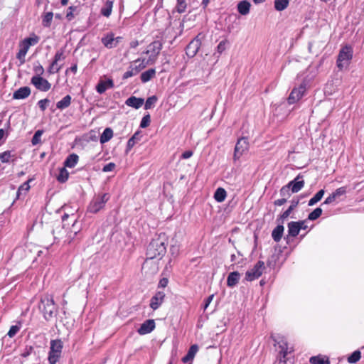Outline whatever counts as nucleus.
<instances>
[{
  "mask_svg": "<svg viewBox=\"0 0 364 364\" xmlns=\"http://www.w3.org/2000/svg\"><path fill=\"white\" fill-rule=\"evenodd\" d=\"M114 34L108 33L106 36L102 38V43L107 48H113L116 47V43H114Z\"/></svg>",
  "mask_w": 364,
  "mask_h": 364,
  "instance_id": "24",
  "label": "nucleus"
},
{
  "mask_svg": "<svg viewBox=\"0 0 364 364\" xmlns=\"http://www.w3.org/2000/svg\"><path fill=\"white\" fill-rule=\"evenodd\" d=\"M71 103V97L68 95L65 96L61 100L58 101L56 104V107L59 109H64L68 107Z\"/></svg>",
  "mask_w": 364,
  "mask_h": 364,
  "instance_id": "33",
  "label": "nucleus"
},
{
  "mask_svg": "<svg viewBox=\"0 0 364 364\" xmlns=\"http://www.w3.org/2000/svg\"><path fill=\"white\" fill-rule=\"evenodd\" d=\"M31 95V89L29 87H21L16 90L13 94V98L15 100L26 99Z\"/></svg>",
  "mask_w": 364,
  "mask_h": 364,
  "instance_id": "18",
  "label": "nucleus"
},
{
  "mask_svg": "<svg viewBox=\"0 0 364 364\" xmlns=\"http://www.w3.org/2000/svg\"><path fill=\"white\" fill-rule=\"evenodd\" d=\"M300 227L298 222L291 221L288 223V234L291 237H296L299 235Z\"/></svg>",
  "mask_w": 364,
  "mask_h": 364,
  "instance_id": "23",
  "label": "nucleus"
},
{
  "mask_svg": "<svg viewBox=\"0 0 364 364\" xmlns=\"http://www.w3.org/2000/svg\"><path fill=\"white\" fill-rule=\"evenodd\" d=\"M110 196L109 193H102L95 196L90 201L87 211L91 213H97L100 210L104 208L106 203L109 200Z\"/></svg>",
  "mask_w": 364,
  "mask_h": 364,
  "instance_id": "4",
  "label": "nucleus"
},
{
  "mask_svg": "<svg viewBox=\"0 0 364 364\" xmlns=\"http://www.w3.org/2000/svg\"><path fill=\"white\" fill-rule=\"evenodd\" d=\"M20 328H21L20 326H18V325L11 326L9 332L7 333V336H9L10 338H13L19 331Z\"/></svg>",
  "mask_w": 364,
  "mask_h": 364,
  "instance_id": "52",
  "label": "nucleus"
},
{
  "mask_svg": "<svg viewBox=\"0 0 364 364\" xmlns=\"http://www.w3.org/2000/svg\"><path fill=\"white\" fill-rule=\"evenodd\" d=\"M31 181V179L28 180L25 183H23L18 189L17 191V197L19 198L20 194L22 191H24L25 193L28 191L30 189L29 182Z\"/></svg>",
  "mask_w": 364,
  "mask_h": 364,
  "instance_id": "45",
  "label": "nucleus"
},
{
  "mask_svg": "<svg viewBox=\"0 0 364 364\" xmlns=\"http://www.w3.org/2000/svg\"><path fill=\"white\" fill-rule=\"evenodd\" d=\"M11 157V151H6L0 154V160L2 163H9Z\"/></svg>",
  "mask_w": 364,
  "mask_h": 364,
  "instance_id": "49",
  "label": "nucleus"
},
{
  "mask_svg": "<svg viewBox=\"0 0 364 364\" xmlns=\"http://www.w3.org/2000/svg\"><path fill=\"white\" fill-rule=\"evenodd\" d=\"M43 130H37L32 137L31 143L33 145H36L41 142V136L43 134Z\"/></svg>",
  "mask_w": 364,
  "mask_h": 364,
  "instance_id": "44",
  "label": "nucleus"
},
{
  "mask_svg": "<svg viewBox=\"0 0 364 364\" xmlns=\"http://www.w3.org/2000/svg\"><path fill=\"white\" fill-rule=\"evenodd\" d=\"M186 6V0H177L176 9L178 13L182 14L185 12Z\"/></svg>",
  "mask_w": 364,
  "mask_h": 364,
  "instance_id": "42",
  "label": "nucleus"
},
{
  "mask_svg": "<svg viewBox=\"0 0 364 364\" xmlns=\"http://www.w3.org/2000/svg\"><path fill=\"white\" fill-rule=\"evenodd\" d=\"M77 6H71L68 9L66 18L68 21H71L74 18V11H76Z\"/></svg>",
  "mask_w": 364,
  "mask_h": 364,
  "instance_id": "54",
  "label": "nucleus"
},
{
  "mask_svg": "<svg viewBox=\"0 0 364 364\" xmlns=\"http://www.w3.org/2000/svg\"><path fill=\"white\" fill-rule=\"evenodd\" d=\"M115 166H116V165L114 163L110 162L103 166L102 171H104V172L112 171L114 169Z\"/></svg>",
  "mask_w": 364,
  "mask_h": 364,
  "instance_id": "58",
  "label": "nucleus"
},
{
  "mask_svg": "<svg viewBox=\"0 0 364 364\" xmlns=\"http://www.w3.org/2000/svg\"><path fill=\"white\" fill-rule=\"evenodd\" d=\"M31 82L36 87L37 90L43 92L49 90L51 87L50 83L41 76H33L31 80Z\"/></svg>",
  "mask_w": 364,
  "mask_h": 364,
  "instance_id": "12",
  "label": "nucleus"
},
{
  "mask_svg": "<svg viewBox=\"0 0 364 364\" xmlns=\"http://www.w3.org/2000/svg\"><path fill=\"white\" fill-rule=\"evenodd\" d=\"M78 156L75 154H70L64 161V167L73 168L78 161Z\"/></svg>",
  "mask_w": 364,
  "mask_h": 364,
  "instance_id": "30",
  "label": "nucleus"
},
{
  "mask_svg": "<svg viewBox=\"0 0 364 364\" xmlns=\"http://www.w3.org/2000/svg\"><path fill=\"white\" fill-rule=\"evenodd\" d=\"M155 328V322L153 319L145 321L137 330L140 335H145L151 333Z\"/></svg>",
  "mask_w": 364,
  "mask_h": 364,
  "instance_id": "16",
  "label": "nucleus"
},
{
  "mask_svg": "<svg viewBox=\"0 0 364 364\" xmlns=\"http://www.w3.org/2000/svg\"><path fill=\"white\" fill-rule=\"evenodd\" d=\"M156 75V70L150 68L141 74L140 78L142 82L145 83L151 80Z\"/></svg>",
  "mask_w": 364,
  "mask_h": 364,
  "instance_id": "31",
  "label": "nucleus"
},
{
  "mask_svg": "<svg viewBox=\"0 0 364 364\" xmlns=\"http://www.w3.org/2000/svg\"><path fill=\"white\" fill-rule=\"evenodd\" d=\"M193 153L192 151H190V150L186 151L182 154L181 158L183 159H189L190 157H191L193 156Z\"/></svg>",
  "mask_w": 364,
  "mask_h": 364,
  "instance_id": "64",
  "label": "nucleus"
},
{
  "mask_svg": "<svg viewBox=\"0 0 364 364\" xmlns=\"http://www.w3.org/2000/svg\"><path fill=\"white\" fill-rule=\"evenodd\" d=\"M325 193V191L323 189H321L320 191H318L315 195L314 197H312L309 200V203H308V205L309 206H313L314 205H315L316 203H318V201H320L321 200V198H323V195Z\"/></svg>",
  "mask_w": 364,
  "mask_h": 364,
  "instance_id": "35",
  "label": "nucleus"
},
{
  "mask_svg": "<svg viewBox=\"0 0 364 364\" xmlns=\"http://www.w3.org/2000/svg\"><path fill=\"white\" fill-rule=\"evenodd\" d=\"M200 35V34H198L195 37L186 48V53L190 58L194 57L200 49L201 46Z\"/></svg>",
  "mask_w": 364,
  "mask_h": 364,
  "instance_id": "11",
  "label": "nucleus"
},
{
  "mask_svg": "<svg viewBox=\"0 0 364 364\" xmlns=\"http://www.w3.org/2000/svg\"><path fill=\"white\" fill-rule=\"evenodd\" d=\"M142 138V134L141 131H136L133 136L128 140L127 148H126V153H128L137 143Z\"/></svg>",
  "mask_w": 364,
  "mask_h": 364,
  "instance_id": "19",
  "label": "nucleus"
},
{
  "mask_svg": "<svg viewBox=\"0 0 364 364\" xmlns=\"http://www.w3.org/2000/svg\"><path fill=\"white\" fill-rule=\"evenodd\" d=\"M166 296L163 291H158L151 299L150 307L153 310H156L162 304Z\"/></svg>",
  "mask_w": 364,
  "mask_h": 364,
  "instance_id": "15",
  "label": "nucleus"
},
{
  "mask_svg": "<svg viewBox=\"0 0 364 364\" xmlns=\"http://www.w3.org/2000/svg\"><path fill=\"white\" fill-rule=\"evenodd\" d=\"M213 297H214V294H211L205 299V304L203 306L204 311H205L207 309L208 306L210 305V304L213 301Z\"/></svg>",
  "mask_w": 364,
  "mask_h": 364,
  "instance_id": "62",
  "label": "nucleus"
},
{
  "mask_svg": "<svg viewBox=\"0 0 364 364\" xmlns=\"http://www.w3.org/2000/svg\"><path fill=\"white\" fill-rule=\"evenodd\" d=\"M336 200V197H335V195L332 193L331 194H330L326 198V200H324V202L322 203V205L323 204H326V205H328V204H331L333 202H334L335 200Z\"/></svg>",
  "mask_w": 364,
  "mask_h": 364,
  "instance_id": "60",
  "label": "nucleus"
},
{
  "mask_svg": "<svg viewBox=\"0 0 364 364\" xmlns=\"http://www.w3.org/2000/svg\"><path fill=\"white\" fill-rule=\"evenodd\" d=\"M240 279V274L238 272H230L227 278V285L229 287H234L237 284Z\"/></svg>",
  "mask_w": 364,
  "mask_h": 364,
  "instance_id": "21",
  "label": "nucleus"
},
{
  "mask_svg": "<svg viewBox=\"0 0 364 364\" xmlns=\"http://www.w3.org/2000/svg\"><path fill=\"white\" fill-rule=\"evenodd\" d=\"M113 4V1L107 0L105 3L104 6L100 10L101 14L105 17H109L112 14Z\"/></svg>",
  "mask_w": 364,
  "mask_h": 364,
  "instance_id": "28",
  "label": "nucleus"
},
{
  "mask_svg": "<svg viewBox=\"0 0 364 364\" xmlns=\"http://www.w3.org/2000/svg\"><path fill=\"white\" fill-rule=\"evenodd\" d=\"M146 65L147 63L145 62L144 59H137L134 60L128 68V70L124 73L122 79L127 80L129 77L137 75L141 70L146 68Z\"/></svg>",
  "mask_w": 364,
  "mask_h": 364,
  "instance_id": "7",
  "label": "nucleus"
},
{
  "mask_svg": "<svg viewBox=\"0 0 364 364\" xmlns=\"http://www.w3.org/2000/svg\"><path fill=\"white\" fill-rule=\"evenodd\" d=\"M227 40L221 41L216 48V51L218 53V58L222 54L226 49V45L228 44Z\"/></svg>",
  "mask_w": 364,
  "mask_h": 364,
  "instance_id": "48",
  "label": "nucleus"
},
{
  "mask_svg": "<svg viewBox=\"0 0 364 364\" xmlns=\"http://www.w3.org/2000/svg\"><path fill=\"white\" fill-rule=\"evenodd\" d=\"M322 209L321 208H316L311 213H310L308 215V220H315L318 219L322 214Z\"/></svg>",
  "mask_w": 364,
  "mask_h": 364,
  "instance_id": "39",
  "label": "nucleus"
},
{
  "mask_svg": "<svg viewBox=\"0 0 364 364\" xmlns=\"http://www.w3.org/2000/svg\"><path fill=\"white\" fill-rule=\"evenodd\" d=\"M249 142L247 137H241L237 139L235 146L233 160L236 161L238 160L243 154L248 150Z\"/></svg>",
  "mask_w": 364,
  "mask_h": 364,
  "instance_id": "8",
  "label": "nucleus"
},
{
  "mask_svg": "<svg viewBox=\"0 0 364 364\" xmlns=\"http://www.w3.org/2000/svg\"><path fill=\"white\" fill-rule=\"evenodd\" d=\"M34 348L33 346H26L23 350V352L21 353V356L23 358L28 357L33 351Z\"/></svg>",
  "mask_w": 364,
  "mask_h": 364,
  "instance_id": "57",
  "label": "nucleus"
},
{
  "mask_svg": "<svg viewBox=\"0 0 364 364\" xmlns=\"http://www.w3.org/2000/svg\"><path fill=\"white\" fill-rule=\"evenodd\" d=\"M157 100L158 99L156 95H152V96L148 97L145 102L144 109H151L154 106L156 102H157Z\"/></svg>",
  "mask_w": 364,
  "mask_h": 364,
  "instance_id": "40",
  "label": "nucleus"
},
{
  "mask_svg": "<svg viewBox=\"0 0 364 364\" xmlns=\"http://www.w3.org/2000/svg\"><path fill=\"white\" fill-rule=\"evenodd\" d=\"M65 56L64 55V50L60 49L55 53L53 60L58 63L61 60H64Z\"/></svg>",
  "mask_w": 364,
  "mask_h": 364,
  "instance_id": "53",
  "label": "nucleus"
},
{
  "mask_svg": "<svg viewBox=\"0 0 364 364\" xmlns=\"http://www.w3.org/2000/svg\"><path fill=\"white\" fill-rule=\"evenodd\" d=\"M251 4L247 0H243L237 4V11L243 16L247 15L250 13Z\"/></svg>",
  "mask_w": 364,
  "mask_h": 364,
  "instance_id": "22",
  "label": "nucleus"
},
{
  "mask_svg": "<svg viewBox=\"0 0 364 364\" xmlns=\"http://www.w3.org/2000/svg\"><path fill=\"white\" fill-rule=\"evenodd\" d=\"M227 193L224 188H218L214 193V198L216 201L221 203L225 200Z\"/></svg>",
  "mask_w": 364,
  "mask_h": 364,
  "instance_id": "34",
  "label": "nucleus"
},
{
  "mask_svg": "<svg viewBox=\"0 0 364 364\" xmlns=\"http://www.w3.org/2000/svg\"><path fill=\"white\" fill-rule=\"evenodd\" d=\"M284 228L282 225H278L272 231V237L273 240L278 242L281 240L283 233H284Z\"/></svg>",
  "mask_w": 364,
  "mask_h": 364,
  "instance_id": "27",
  "label": "nucleus"
},
{
  "mask_svg": "<svg viewBox=\"0 0 364 364\" xmlns=\"http://www.w3.org/2000/svg\"><path fill=\"white\" fill-rule=\"evenodd\" d=\"M290 191H291L290 188L287 185H285L281 188V189L279 191V193L282 197L287 199L288 198H289L291 196Z\"/></svg>",
  "mask_w": 364,
  "mask_h": 364,
  "instance_id": "43",
  "label": "nucleus"
},
{
  "mask_svg": "<svg viewBox=\"0 0 364 364\" xmlns=\"http://www.w3.org/2000/svg\"><path fill=\"white\" fill-rule=\"evenodd\" d=\"M69 177V173L65 167L60 168L59 170V174L57 176V180L60 183H65L68 181Z\"/></svg>",
  "mask_w": 364,
  "mask_h": 364,
  "instance_id": "36",
  "label": "nucleus"
},
{
  "mask_svg": "<svg viewBox=\"0 0 364 364\" xmlns=\"http://www.w3.org/2000/svg\"><path fill=\"white\" fill-rule=\"evenodd\" d=\"M65 224L60 225L58 223L55 228L53 230V235L55 240H60L63 238V235L65 233Z\"/></svg>",
  "mask_w": 364,
  "mask_h": 364,
  "instance_id": "26",
  "label": "nucleus"
},
{
  "mask_svg": "<svg viewBox=\"0 0 364 364\" xmlns=\"http://www.w3.org/2000/svg\"><path fill=\"white\" fill-rule=\"evenodd\" d=\"M163 44L160 41H154L149 46V50L145 53L147 54L151 53L149 60H155L162 49Z\"/></svg>",
  "mask_w": 364,
  "mask_h": 364,
  "instance_id": "14",
  "label": "nucleus"
},
{
  "mask_svg": "<svg viewBox=\"0 0 364 364\" xmlns=\"http://www.w3.org/2000/svg\"><path fill=\"white\" fill-rule=\"evenodd\" d=\"M53 17V12H47L43 16L42 24L44 27H50Z\"/></svg>",
  "mask_w": 364,
  "mask_h": 364,
  "instance_id": "38",
  "label": "nucleus"
},
{
  "mask_svg": "<svg viewBox=\"0 0 364 364\" xmlns=\"http://www.w3.org/2000/svg\"><path fill=\"white\" fill-rule=\"evenodd\" d=\"M144 102V99L132 96L126 100L125 104L127 106L139 109L143 105Z\"/></svg>",
  "mask_w": 364,
  "mask_h": 364,
  "instance_id": "20",
  "label": "nucleus"
},
{
  "mask_svg": "<svg viewBox=\"0 0 364 364\" xmlns=\"http://www.w3.org/2000/svg\"><path fill=\"white\" fill-rule=\"evenodd\" d=\"M168 283V280L167 278H162L160 279L159 282V284H158V288H164L167 286Z\"/></svg>",
  "mask_w": 364,
  "mask_h": 364,
  "instance_id": "63",
  "label": "nucleus"
},
{
  "mask_svg": "<svg viewBox=\"0 0 364 364\" xmlns=\"http://www.w3.org/2000/svg\"><path fill=\"white\" fill-rule=\"evenodd\" d=\"M346 193V188L345 186L340 187L337 188L333 193L335 195L336 198H339L345 195Z\"/></svg>",
  "mask_w": 364,
  "mask_h": 364,
  "instance_id": "56",
  "label": "nucleus"
},
{
  "mask_svg": "<svg viewBox=\"0 0 364 364\" xmlns=\"http://www.w3.org/2000/svg\"><path fill=\"white\" fill-rule=\"evenodd\" d=\"M38 308L47 321L56 317L58 312V305L55 303L53 296L49 295L41 297Z\"/></svg>",
  "mask_w": 364,
  "mask_h": 364,
  "instance_id": "2",
  "label": "nucleus"
},
{
  "mask_svg": "<svg viewBox=\"0 0 364 364\" xmlns=\"http://www.w3.org/2000/svg\"><path fill=\"white\" fill-rule=\"evenodd\" d=\"M35 73H36V76H41L44 73V68L41 65H38L34 67L33 68Z\"/></svg>",
  "mask_w": 364,
  "mask_h": 364,
  "instance_id": "61",
  "label": "nucleus"
},
{
  "mask_svg": "<svg viewBox=\"0 0 364 364\" xmlns=\"http://www.w3.org/2000/svg\"><path fill=\"white\" fill-rule=\"evenodd\" d=\"M63 343L60 339L50 341V350L48 353V360L49 364H56L62 355Z\"/></svg>",
  "mask_w": 364,
  "mask_h": 364,
  "instance_id": "3",
  "label": "nucleus"
},
{
  "mask_svg": "<svg viewBox=\"0 0 364 364\" xmlns=\"http://www.w3.org/2000/svg\"><path fill=\"white\" fill-rule=\"evenodd\" d=\"M166 241L164 233L152 239L146 249V259H161L166 252Z\"/></svg>",
  "mask_w": 364,
  "mask_h": 364,
  "instance_id": "1",
  "label": "nucleus"
},
{
  "mask_svg": "<svg viewBox=\"0 0 364 364\" xmlns=\"http://www.w3.org/2000/svg\"><path fill=\"white\" fill-rule=\"evenodd\" d=\"M264 269V263L262 261H258L255 265L245 273V279L247 281H253L259 278Z\"/></svg>",
  "mask_w": 364,
  "mask_h": 364,
  "instance_id": "9",
  "label": "nucleus"
},
{
  "mask_svg": "<svg viewBox=\"0 0 364 364\" xmlns=\"http://www.w3.org/2000/svg\"><path fill=\"white\" fill-rule=\"evenodd\" d=\"M57 64H58V63L53 60V62L50 63L49 68H48V73L49 74H54V73H58L60 71V70L62 68V65L55 67V65H57Z\"/></svg>",
  "mask_w": 364,
  "mask_h": 364,
  "instance_id": "47",
  "label": "nucleus"
},
{
  "mask_svg": "<svg viewBox=\"0 0 364 364\" xmlns=\"http://www.w3.org/2000/svg\"><path fill=\"white\" fill-rule=\"evenodd\" d=\"M114 86L112 79L107 80H100L96 85V90L99 94L104 93L107 89L113 88Z\"/></svg>",
  "mask_w": 364,
  "mask_h": 364,
  "instance_id": "17",
  "label": "nucleus"
},
{
  "mask_svg": "<svg viewBox=\"0 0 364 364\" xmlns=\"http://www.w3.org/2000/svg\"><path fill=\"white\" fill-rule=\"evenodd\" d=\"M151 122V117L149 114H147L143 117L140 122L141 128H146L149 126Z\"/></svg>",
  "mask_w": 364,
  "mask_h": 364,
  "instance_id": "51",
  "label": "nucleus"
},
{
  "mask_svg": "<svg viewBox=\"0 0 364 364\" xmlns=\"http://www.w3.org/2000/svg\"><path fill=\"white\" fill-rule=\"evenodd\" d=\"M289 3V0H274V9L278 11H282L288 6Z\"/></svg>",
  "mask_w": 364,
  "mask_h": 364,
  "instance_id": "37",
  "label": "nucleus"
},
{
  "mask_svg": "<svg viewBox=\"0 0 364 364\" xmlns=\"http://www.w3.org/2000/svg\"><path fill=\"white\" fill-rule=\"evenodd\" d=\"M113 136V131L111 128L107 127L103 131L100 136V141L101 144H105L109 141Z\"/></svg>",
  "mask_w": 364,
  "mask_h": 364,
  "instance_id": "32",
  "label": "nucleus"
},
{
  "mask_svg": "<svg viewBox=\"0 0 364 364\" xmlns=\"http://www.w3.org/2000/svg\"><path fill=\"white\" fill-rule=\"evenodd\" d=\"M38 40L39 38L37 36H34V37L26 38L22 41L30 48L31 46L36 44L38 42Z\"/></svg>",
  "mask_w": 364,
  "mask_h": 364,
  "instance_id": "46",
  "label": "nucleus"
},
{
  "mask_svg": "<svg viewBox=\"0 0 364 364\" xmlns=\"http://www.w3.org/2000/svg\"><path fill=\"white\" fill-rule=\"evenodd\" d=\"M25 56H26V54H24L23 52L21 51H18V53L16 54V58L19 60L20 62V64L19 65H21L25 63L26 62V60H25Z\"/></svg>",
  "mask_w": 364,
  "mask_h": 364,
  "instance_id": "59",
  "label": "nucleus"
},
{
  "mask_svg": "<svg viewBox=\"0 0 364 364\" xmlns=\"http://www.w3.org/2000/svg\"><path fill=\"white\" fill-rule=\"evenodd\" d=\"M50 102L49 100L48 99H43L38 102V105L41 111H45L47 108V106L48 103Z\"/></svg>",
  "mask_w": 364,
  "mask_h": 364,
  "instance_id": "55",
  "label": "nucleus"
},
{
  "mask_svg": "<svg viewBox=\"0 0 364 364\" xmlns=\"http://www.w3.org/2000/svg\"><path fill=\"white\" fill-rule=\"evenodd\" d=\"M303 177L301 173H299L294 180L287 184L290 188L291 193H298L303 188L305 184Z\"/></svg>",
  "mask_w": 364,
  "mask_h": 364,
  "instance_id": "13",
  "label": "nucleus"
},
{
  "mask_svg": "<svg viewBox=\"0 0 364 364\" xmlns=\"http://www.w3.org/2000/svg\"><path fill=\"white\" fill-rule=\"evenodd\" d=\"M361 358V353L360 350H355L348 358V362L350 363H357Z\"/></svg>",
  "mask_w": 364,
  "mask_h": 364,
  "instance_id": "41",
  "label": "nucleus"
},
{
  "mask_svg": "<svg viewBox=\"0 0 364 364\" xmlns=\"http://www.w3.org/2000/svg\"><path fill=\"white\" fill-rule=\"evenodd\" d=\"M299 200L298 199H293L291 201V205L288 208L287 210H286L281 215L280 219L283 221L284 220L287 219L289 215L291 214V211L297 207L299 205Z\"/></svg>",
  "mask_w": 364,
  "mask_h": 364,
  "instance_id": "29",
  "label": "nucleus"
},
{
  "mask_svg": "<svg viewBox=\"0 0 364 364\" xmlns=\"http://www.w3.org/2000/svg\"><path fill=\"white\" fill-rule=\"evenodd\" d=\"M198 346L197 344H193L192 345L188 350V353H187V355L191 358L192 360H193L196 354L197 353V352L198 351Z\"/></svg>",
  "mask_w": 364,
  "mask_h": 364,
  "instance_id": "50",
  "label": "nucleus"
},
{
  "mask_svg": "<svg viewBox=\"0 0 364 364\" xmlns=\"http://www.w3.org/2000/svg\"><path fill=\"white\" fill-rule=\"evenodd\" d=\"M271 338L274 342V346H278L279 348L280 360L279 364H286V357L291 350L289 351L288 344L283 336L271 335Z\"/></svg>",
  "mask_w": 364,
  "mask_h": 364,
  "instance_id": "6",
  "label": "nucleus"
},
{
  "mask_svg": "<svg viewBox=\"0 0 364 364\" xmlns=\"http://www.w3.org/2000/svg\"><path fill=\"white\" fill-rule=\"evenodd\" d=\"M309 362L311 364H330L328 357L321 355L311 357Z\"/></svg>",
  "mask_w": 364,
  "mask_h": 364,
  "instance_id": "25",
  "label": "nucleus"
},
{
  "mask_svg": "<svg viewBox=\"0 0 364 364\" xmlns=\"http://www.w3.org/2000/svg\"><path fill=\"white\" fill-rule=\"evenodd\" d=\"M306 90V84L303 82L298 87H295L291 92L287 100L289 104H294L301 99Z\"/></svg>",
  "mask_w": 364,
  "mask_h": 364,
  "instance_id": "10",
  "label": "nucleus"
},
{
  "mask_svg": "<svg viewBox=\"0 0 364 364\" xmlns=\"http://www.w3.org/2000/svg\"><path fill=\"white\" fill-rule=\"evenodd\" d=\"M353 48L350 46L346 45L343 46L339 51L336 65L337 67L342 70L344 66H348L350 61L353 58Z\"/></svg>",
  "mask_w": 364,
  "mask_h": 364,
  "instance_id": "5",
  "label": "nucleus"
}]
</instances>
